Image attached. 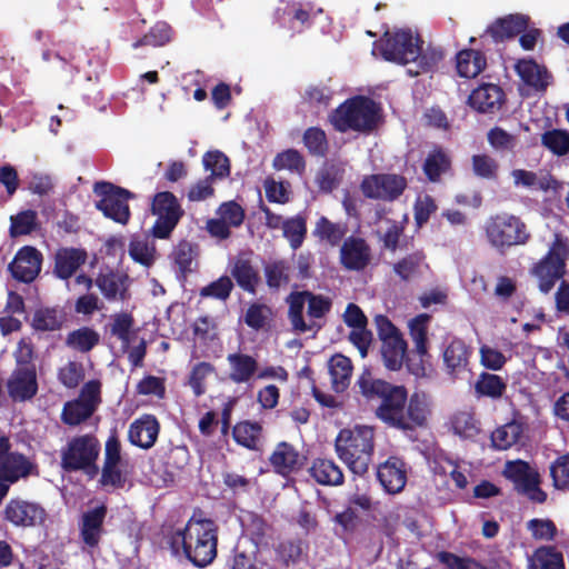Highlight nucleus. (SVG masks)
<instances>
[{
    "instance_id": "obj_1",
    "label": "nucleus",
    "mask_w": 569,
    "mask_h": 569,
    "mask_svg": "<svg viewBox=\"0 0 569 569\" xmlns=\"http://www.w3.org/2000/svg\"><path fill=\"white\" fill-rule=\"evenodd\" d=\"M358 386L366 398L380 399L375 413L387 426L408 432L427 425L431 410L425 392H413L408 397L403 386L373 379L369 372L361 375Z\"/></svg>"
},
{
    "instance_id": "obj_2",
    "label": "nucleus",
    "mask_w": 569,
    "mask_h": 569,
    "mask_svg": "<svg viewBox=\"0 0 569 569\" xmlns=\"http://www.w3.org/2000/svg\"><path fill=\"white\" fill-rule=\"evenodd\" d=\"M171 547L181 545L184 557L198 568H204L217 557L218 525L203 518L202 511H194L183 529L171 537Z\"/></svg>"
},
{
    "instance_id": "obj_3",
    "label": "nucleus",
    "mask_w": 569,
    "mask_h": 569,
    "mask_svg": "<svg viewBox=\"0 0 569 569\" xmlns=\"http://www.w3.org/2000/svg\"><path fill=\"white\" fill-rule=\"evenodd\" d=\"M335 448L338 457L353 475L363 476L372 462L375 429L369 426L341 429L336 438Z\"/></svg>"
},
{
    "instance_id": "obj_4",
    "label": "nucleus",
    "mask_w": 569,
    "mask_h": 569,
    "mask_svg": "<svg viewBox=\"0 0 569 569\" xmlns=\"http://www.w3.org/2000/svg\"><path fill=\"white\" fill-rule=\"evenodd\" d=\"M381 108L369 97L355 96L339 104L330 114L335 130L345 133L356 131L369 133L373 131L380 118Z\"/></svg>"
},
{
    "instance_id": "obj_5",
    "label": "nucleus",
    "mask_w": 569,
    "mask_h": 569,
    "mask_svg": "<svg viewBox=\"0 0 569 569\" xmlns=\"http://www.w3.org/2000/svg\"><path fill=\"white\" fill-rule=\"evenodd\" d=\"M100 449V441L94 435L76 436L62 448L60 466L66 472L84 471L94 475L98 472Z\"/></svg>"
},
{
    "instance_id": "obj_6",
    "label": "nucleus",
    "mask_w": 569,
    "mask_h": 569,
    "mask_svg": "<svg viewBox=\"0 0 569 569\" xmlns=\"http://www.w3.org/2000/svg\"><path fill=\"white\" fill-rule=\"evenodd\" d=\"M568 253L566 240L556 234L548 252L530 268V274L537 279L542 293H549L566 274Z\"/></svg>"
},
{
    "instance_id": "obj_7",
    "label": "nucleus",
    "mask_w": 569,
    "mask_h": 569,
    "mask_svg": "<svg viewBox=\"0 0 569 569\" xmlns=\"http://www.w3.org/2000/svg\"><path fill=\"white\" fill-rule=\"evenodd\" d=\"M486 236L489 243L501 251L513 246H523L531 238L526 223L519 217L507 212L496 214L487 221Z\"/></svg>"
},
{
    "instance_id": "obj_8",
    "label": "nucleus",
    "mask_w": 569,
    "mask_h": 569,
    "mask_svg": "<svg viewBox=\"0 0 569 569\" xmlns=\"http://www.w3.org/2000/svg\"><path fill=\"white\" fill-rule=\"evenodd\" d=\"M1 519L12 528L29 529L43 527L48 520V512L40 502L17 496L4 505Z\"/></svg>"
},
{
    "instance_id": "obj_9",
    "label": "nucleus",
    "mask_w": 569,
    "mask_h": 569,
    "mask_svg": "<svg viewBox=\"0 0 569 569\" xmlns=\"http://www.w3.org/2000/svg\"><path fill=\"white\" fill-rule=\"evenodd\" d=\"M93 191L101 197L96 202V208L104 217L121 224L129 221L131 212L128 201L134 198L132 192L107 181L96 182Z\"/></svg>"
},
{
    "instance_id": "obj_10",
    "label": "nucleus",
    "mask_w": 569,
    "mask_h": 569,
    "mask_svg": "<svg viewBox=\"0 0 569 569\" xmlns=\"http://www.w3.org/2000/svg\"><path fill=\"white\" fill-rule=\"evenodd\" d=\"M420 37H413L411 30L386 31L376 47L386 61L407 64L419 56Z\"/></svg>"
},
{
    "instance_id": "obj_11",
    "label": "nucleus",
    "mask_w": 569,
    "mask_h": 569,
    "mask_svg": "<svg viewBox=\"0 0 569 569\" xmlns=\"http://www.w3.org/2000/svg\"><path fill=\"white\" fill-rule=\"evenodd\" d=\"M151 212L157 217L151 229L152 236L157 239H168L184 214L177 197L170 191L154 194Z\"/></svg>"
},
{
    "instance_id": "obj_12",
    "label": "nucleus",
    "mask_w": 569,
    "mask_h": 569,
    "mask_svg": "<svg viewBox=\"0 0 569 569\" xmlns=\"http://www.w3.org/2000/svg\"><path fill=\"white\" fill-rule=\"evenodd\" d=\"M408 187L406 177L397 173H372L365 176L360 191L367 199L392 202L399 199Z\"/></svg>"
},
{
    "instance_id": "obj_13",
    "label": "nucleus",
    "mask_w": 569,
    "mask_h": 569,
    "mask_svg": "<svg viewBox=\"0 0 569 569\" xmlns=\"http://www.w3.org/2000/svg\"><path fill=\"white\" fill-rule=\"evenodd\" d=\"M506 476L513 483L518 492L525 495L530 501L543 503L547 493L540 488V475L527 461L516 460L507 463Z\"/></svg>"
},
{
    "instance_id": "obj_14",
    "label": "nucleus",
    "mask_w": 569,
    "mask_h": 569,
    "mask_svg": "<svg viewBox=\"0 0 569 569\" xmlns=\"http://www.w3.org/2000/svg\"><path fill=\"white\" fill-rule=\"evenodd\" d=\"M431 316L420 313L409 321V336L413 342V351L419 356V362L413 363L410 359L407 361L409 371L417 376H425V365H430L431 355L428 348V323Z\"/></svg>"
},
{
    "instance_id": "obj_15",
    "label": "nucleus",
    "mask_w": 569,
    "mask_h": 569,
    "mask_svg": "<svg viewBox=\"0 0 569 569\" xmlns=\"http://www.w3.org/2000/svg\"><path fill=\"white\" fill-rule=\"evenodd\" d=\"M108 513L106 505H100L84 511L79 521V537L82 551L92 552L99 548L104 533V520Z\"/></svg>"
},
{
    "instance_id": "obj_16",
    "label": "nucleus",
    "mask_w": 569,
    "mask_h": 569,
    "mask_svg": "<svg viewBox=\"0 0 569 569\" xmlns=\"http://www.w3.org/2000/svg\"><path fill=\"white\" fill-rule=\"evenodd\" d=\"M34 468L29 458L18 451L0 460V506L8 496L10 487L32 475Z\"/></svg>"
},
{
    "instance_id": "obj_17",
    "label": "nucleus",
    "mask_w": 569,
    "mask_h": 569,
    "mask_svg": "<svg viewBox=\"0 0 569 569\" xmlns=\"http://www.w3.org/2000/svg\"><path fill=\"white\" fill-rule=\"evenodd\" d=\"M42 260V253L37 248L24 246L17 251L8 269L16 280L30 283L40 273Z\"/></svg>"
},
{
    "instance_id": "obj_18",
    "label": "nucleus",
    "mask_w": 569,
    "mask_h": 569,
    "mask_svg": "<svg viewBox=\"0 0 569 569\" xmlns=\"http://www.w3.org/2000/svg\"><path fill=\"white\" fill-rule=\"evenodd\" d=\"M7 390L14 402L31 400L38 392L36 367H17L7 381Z\"/></svg>"
},
{
    "instance_id": "obj_19",
    "label": "nucleus",
    "mask_w": 569,
    "mask_h": 569,
    "mask_svg": "<svg viewBox=\"0 0 569 569\" xmlns=\"http://www.w3.org/2000/svg\"><path fill=\"white\" fill-rule=\"evenodd\" d=\"M377 479L388 493H399L407 483V463L397 456H390L377 467Z\"/></svg>"
},
{
    "instance_id": "obj_20",
    "label": "nucleus",
    "mask_w": 569,
    "mask_h": 569,
    "mask_svg": "<svg viewBox=\"0 0 569 569\" xmlns=\"http://www.w3.org/2000/svg\"><path fill=\"white\" fill-rule=\"evenodd\" d=\"M159 433L160 422L157 417L144 413L130 423L128 441L134 447L148 450L156 445Z\"/></svg>"
},
{
    "instance_id": "obj_21",
    "label": "nucleus",
    "mask_w": 569,
    "mask_h": 569,
    "mask_svg": "<svg viewBox=\"0 0 569 569\" xmlns=\"http://www.w3.org/2000/svg\"><path fill=\"white\" fill-rule=\"evenodd\" d=\"M371 260L370 246L363 238L350 236L340 248V263L347 270L361 271Z\"/></svg>"
},
{
    "instance_id": "obj_22",
    "label": "nucleus",
    "mask_w": 569,
    "mask_h": 569,
    "mask_svg": "<svg viewBox=\"0 0 569 569\" xmlns=\"http://www.w3.org/2000/svg\"><path fill=\"white\" fill-rule=\"evenodd\" d=\"M502 88L493 83H482L468 98L469 106L481 113H496L505 104Z\"/></svg>"
},
{
    "instance_id": "obj_23",
    "label": "nucleus",
    "mask_w": 569,
    "mask_h": 569,
    "mask_svg": "<svg viewBox=\"0 0 569 569\" xmlns=\"http://www.w3.org/2000/svg\"><path fill=\"white\" fill-rule=\"evenodd\" d=\"M230 274L243 291L254 295L260 283V274L249 253L240 252L230 263Z\"/></svg>"
},
{
    "instance_id": "obj_24",
    "label": "nucleus",
    "mask_w": 569,
    "mask_h": 569,
    "mask_svg": "<svg viewBox=\"0 0 569 569\" xmlns=\"http://www.w3.org/2000/svg\"><path fill=\"white\" fill-rule=\"evenodd\" d=\"M88 252L83 248L62 247L53 257V274L61 280H69L86 263Z\"/></svg>"
},
{
    "instance_id": "obj_25",
    "label": "nucleus",
    "mask_w": 569,
    "mask_h": 569,
    "mask_svg": "<svg viewBox=\"0 0 569 569\" xmlns=\"http://www.w3.org/2000/svg\"><path fill=\"white\" fill-rule=\"evenodd\" d=\"M529 18L523 14H508L503 18L495 20L486 30V32L498 42L512 39L527 30Z\"/></svg>"
},
{
    "instance_id": "obj_26",
    "label": "nucleus",
    "mask_w": 569,
    "mask_h": 569,
    "mask_svg": "<svg viewBox=\"0 0 569 569\" xmlns=\"http://www.w3.org/2000/svg\"><path fill=\"white\" fill-rule=\"evenodd\" d=\"M310 477L321 486L337 487L345 481V475L341 467L328 458H317L308 469Z\"/></svg>"
},
{
    "instance_id": "obj_27",
    "label": "nucleus",
    "mask_w": 569,
    "mask_h": 569,
    "mask_svg": "<svg viewBox=\"0 0 569 569\" xmlns=\"http://www.w3.org/2000/svg\"><path fill=\"white\" fill-rule=\"evenodd\" d=\"M308 290L302 291H292L286 298V302L288 303V319L292 327V330L305 333L313 330L315 328L319 330L321 328L320 325H317L315 321L307 322L303 318V309L307 303Z\"/></svg>"
},
{
    "instance_id": "obj_28",
    "label": "nucleus",
    "mask_w": 569,
    "mask_h": 569,
    "mask_svg": "<svg viewBox=\"0 0 569 569\" xmlns=\"http://www.w3.org/2000/svg\"><path fill=\"white\" fill-rule=\"evenodd\" d=\"M128 277L120 274L117 271L108 269L106 272L100 271L94 279V284L99 288L103 297L108 301L127 299V282Z\"/></svg>"
},
{
    "instance_id": "obj_29",
    "label": "nucleus",
    "mask_w": 569,
    "mask_h": 569,
    "mask_svg": "<svg viewBox=\"0 0 569 569\" xmlns=\"http://www.w3.org/2000/svg\"><path fill=\"white\" fill-rule=\"evenodd\" d=\"M269 460L273 470L281 476H289L301 466L299 452L286 441L277 445Z\"/></svg>"
},
{
    "instance_id": "obj_30",
    "label": "nucleus",
    "mask_w": 569,
    "mask_h": 569,
    "mask_svg": "<svg viewBox=\"0 0 569 569\" xmlns=\"http://www.w3.org/2000/svg\"><path fill=\"white\" fill-rule=\"evenodd\" d=\"M262 435V425L258 421L242 420L232 427L236 443L251 451L261 450Z\"/></svg>"
},
{
    "instance_id": "obj_31",
    "label": "nucleus",
    "mask_w": 569,
    "mask_h": 569,
    "mask_svg": "<svg viewBox=\"0 0 569 569\" xmlns=\"http://www.w3.org/2000/svg\"><path fill=\"white\" fill-rule=\"evenodd\" d=\"M511 177L516 187H523L531 190L547 192L549 190L556 191L560 187L559 181L550 172L538 177L536 172L530 170L513 169Z\"/></svg>"
},
{
    "instance_id": "obj_32",
    "label": "nucleus",
    "mask_w": 569,
    "mask_h": 569,
    "mask_svg": "<svg viewBox=\"0 0 569 569\" xmlns=\"http://www.w3.org/2000/svg\"><path fill=\"white\" fill-rule=\"evenodd\" d=\"M230 366L229 379L234 383L250 381L258 371V361L250 355L234 352L227 356Z\"/></svg>"
},
{
    "instance_id": "obj_33",
    "label": "nucleus",
    "mask_w": 569,
    "mask_h": 569,
    "mask_svg": "<svg viewBox=\"0 0 569 569\" xmlns=\"http://www.w3.org/2000/svg\"><path fill=\"white\" fill-rule=\"evenodd\" d=\"M487 59L483 52L475 49H462L456 56L457 72L462 78H475L483 71Z\"/></svg>"
},
{
    "instance_id": "obj_34",
    "label": "nucleus",
    "mask_w": 569,
    "mask_h": 569,
    "mask_svg": "<svg viewBox=\"0 0 569 569\" xmlns=\"http://www.w3.org/2000/svg\"><path fill=\"white\" fill-rule=\"evenodd\" d=\"M259 548L254 543L238 542L228 560L230 569H263L258 560Z\"/></svg>"
},
{
    "instance_id": "obj_35",
    "label": "nucleus",
    "mask_w": 569,
    "mask_h": 569,
    "mask_svg": "<svg viewBox=\"0 0 569 569\" xmlns=\"http://www.w3.org/2000/svg\"><path fill=\"white\" fill-rule=\"evenodd\" d=\"M515 70L520 77V79L529 87L535 88L536 90H546L548 86V72L545 67H540L532 59H520L516 66Z\"/></svg>"
},
{
    "instance_id": "obj_36",
    "label": "nucleus",
    "mask_w": 569,
    "mask_h": 569,
    "mask_svg": "<svg viewBox=\"0 0 569 569\" xmlns=\"http://www.w3.org/2000/svg\"><path fill=\"white\" fill-rule=\"evenodd\" d=\"M451 169V158L441 147H435L426 157L422 170L431 182L440 181L442 174Z\"/></svg>"
},
{
    "instance_id": "obj_37",
    "label": "nucleus",
    "mask_w": 569,
    "mask_h": 569,
    "mask_svg": "<svg viewBox=\"0 0 569 569\" xmlns=\"http://www.w3.org/2000/svg\"><path fill=\"white\" fill-rule=\"evenodd\" d=\"M523 431L525 425L513 419L491 432V446L497 450H507L519 442Z\"/></svg>"
},
{
    "instance_id": "obj_38",
    "label": "nucleus",
    "mask_w": 569,
    "mask_h": 569,
    "mask_svg": "<svg viewBox=\"0 0 569 569\" xmlns=\"http://www.w3.org/2000/svg\"><path fill=\"white\" fill-rule=\"evenodd\" d=\"M450 427L455 435L463 439H473L481 432L480 420L472 410H459L452 413Z\"/></svg>"
},
{
    "instance_id": "obj_39",
    "label": "nucleus",
    "mask_w": 569,
    "mask_h": 569,
    "mask_svg": "<svg viewBox=\"0 0 569 569\" xmlns=\"http://www.w3.org/2000/svg\"><path fill=\"white\" fill-rule=\"evenodd\" d=\"M331 386L336 392H343L350 385L352 362L343 355H335L329 361Z\"/></svg>"
},
{
    "instance_id": "obj_40",
    "label": "nucleus",
    "mask_w": 569,
    "mask_h": 569,
    "mask_svg": "<svg viewBox=\"0 0 569 569\" xmlns=\"http://www.w3.org/2000/svg\"><path fill=\"white\" fill-rule=\"evenodd\" d=\"M407 342L402 336L381 342V355L389 370H399L407 356Z\"/></svg>"
},
{
    "instance_id": "obj_41",
    "label": "nucleus",
    "mask_w": 569,
    "mask_h": 569,
    "mask_svg": "<svg viewBox=\"0 0 569 569\" xmlns=\"http://www.w3.org/2000/svg\"><path fill=\"white\" fill-rule=\"evenodd\" d=\"M469 351L462 340H452L443 351V362L450 375H457L468 365Z\"/></svg>"
},
{
    "instance_id": "obj_42",
    "label": "nucleus",
    "mask_w": 569,
    "mask_h": 569,
    "mask_svg": "<svg viewBox=\"0 0 569 569\" xmlns=\"http://www.w3.org/2000/svg\"><path fill=\"white\" fill-rule=\"evenodd\" d=\"M348 228L346 223L332 222L327 217H320L315 226L313 236L332 247L338 246L345 238Z\"/></svg>"
},
{
    "instance_id": "obj_43",
    "label": "nucleus",
    "mask_w": 569,
    "mask_h": 569,
    "mask_svg": "<svg viewBox=\"0 0 569 569\" xmlns=\"http://www.w3.org/2000/svg\"><path fill=\"white\" fill-rule=\"evenodd\" d=\"M425 261V252L422 250H417L393 263L392 270L402 281L407 282L420 273Z\"/></svg>"
},
{
    "instance_id": "obj_44",
    "label": "nucleus",
    "mask_w": 569,
    "mask_h": 569,
    "mask_svg": "<svg viewBox=\"0 0 569 569\" xmlns=\"http://www.w3.org/2000/svg\"><path fill=\"white\" fill-rule=\"evenodd\" d=\"M64 321L62 311L47 307L34 311L31 326L37 331H56L61 329Z\"/></svg>"
},
{
    "instance_id": "obj_45",
    "label": "nucleus",
    "mask_w": 569,
    "mask_h": 569,
    "mask_svg": "<svg viewBox=\"0 0 569 569\" xmlns=\"http://www.w3.org/2000/svg\"><path fill=\"white\" fill-rule=\"evenodd\" d=\"M100 341L99 333L90 327H81L70 331L66 339V345L79 352L91 351Z\"/></svg>"
},
{
    "instance_id": "obj_46",
    "label": "nucleus",
    "mask_w": 569,
    "mask_h": 569,
    "mask_svg": "<svg viewBox=\"0 0 569 569\" xmlns=\"http://www.w3.org/2000/svg\"><path fill=\"white\" fill-rule=\"evenodd\" d=\"M507 389V383L500 376L482 372L475 383V391L478 397H488L492 399L500 398Z\"/></svg>"
},
{
    "instance_id": "obj_47",
    "label": "nucleus",
    "mask_w": 569,
    "mask_h": 569,
    "mask_svg": "<svg viewBox=\"0 0 569 569\" xmlns=\"http://www.w3.org/2000/svg\"><path fill=\"white\" fill-rule=\"evenodd\" d=\"M93 413L94 410L91 406L74 399L64 403L61 412V421L67 426L74 427L88 420Z\"/></svg>"
},
{
    "instance_id": "obj_48",
    "label": "nucleus",
    "mask_w": 569,
    "mask_h": 569,
    "mask_svg": "<svg viewBox=\"0 0 569 569\" xmlns=\"http://www.w3.org/2000/svg\"><path fill=\"white\" fill-rule=\"evenodd\" d=\"M202 164L206 171H210L208 177L213 180L224 179L230 174L229 158L220 150L207 151L202 157Z\"/></svg>"
},
{
    "instance_id": "obj_49",
    "label": "nucleus",
    "mask_w": 569,
    "mask_h": 569,
    "mask_svg": "<svg viewBox=\"0 0 569 569\" xmlns=\"http://www.w3.org/2000/svg\"><path fill=\"white\" fill-rule=\"evenodd\" d=\"M541 146L557 157L569 153V132L563 129L546 130L541 134Z\"/></svg>"
},
{
    "instance_id": "obj_50",
    "label": "nucleus",
    "mask_w": 569,
    "mask_h": 569,
    "mask_svg": "<svg viewBox=\"0 0 569 569\" xmlns=\"http://www.w3.org/2000/svg\"><path fill=\"white\" fill-rule=\"evenodd\" d=\"M266 283L270 290L278 291L290 281V267L284 260H276L264 266Z\"/></svg>"
},
{
    "instance_id": "obj_51",
    "label": "nucleus",
    "mask_w": 569,
    "mask_h": 569,
    "mask_svg": "<svg viewBox=\"0 0 569 569\" xmlns=\"http://www.w3.org/2000/svg\"><path fill=\"white\" fill-rule=\"evenodd\" d=\"M423 41L419 42V56L412 62H416L417 69H409L411 76H419L420 73L430 72L435 70L443 59L441 49L428 47L422 49Z\"/></svg>"
},
{
    "instance_id": "obj_52",
    "label": "nucleus",
    "mask_w": 569,
    "mask_h": 569,
    "mask_svg": "<svg viewBox=\"0 0 569 569\" xmlns=\"http://www.w3.org/2000/svg\"><path fill=\"white\" fill-rule=\"evenodd\" d=\"M531 569H565L562 553L552 546L540 547L533 553Z\"/></svg>"
},
{
    "instance_id": "obj_53",
    "label": "nucleus",
    "mask_w": 569,
    "mask_h": 569,
    "mask_svg": "<svg viewBox=\"0 0 569 569\" xmlns=\"http://www.w3.org/2000/svg\"><path fill=\"white\" fill-rule=\"evenodd\" d=\"M302 141L308 152L313 157L323 158L329 150V142L325 130L310 127L303 132Z\"/></svg>"
},
{
    "instance_id": "obj_54",
    "label": "nucleus",
    "mask_w": 569,
    "mask_h": 569,
    "mask_svg": "<svg viewBox=\"0 0 569 569\" xmlns=\"http://www.w3.org/2000/svg\"><path fill=\"white\" fill-rule=\"evenodd\" d=\"M110 323L111 336L117 337L124 350L129 349L131 342V330L134 323L132 315L128 312H119L111 316Z\"/></svg>"
},
{
    "instance_id": "obj_55",
    "label": "nucleus",
    "mask_w": 569,
    "mask_h": 569,
    "mask_svg": "<svg viewBox=\"0 0 569 569\" xmlns=\"http://www.w3.org/2000/svg\"><path fill=\"white\" fill-rule=\"evenodd\" d=\"M345 169L339 163H325L317 173L316 181L323 192H331L342 181Z\"/></svg>"
},
{
    "instance_id": "obj_56",
    "label": "nucleus",
    "mask_w": 569,
    "mask_h": 569,
    "mask_svg": "<svg viewBox=\"0 0 569 569\" xmlns=\"http://www.w3.org/2000/svg\"><path fill=\"white\" fill-rule=\"evenodd\" d=\"M283 236L288 239L293 250L299 249L307 234V222L301 216L289 218L282 222Z\"/></svg>"
},
{
    "instance_id": "obj_57",
    "label": "nucleus",
    "mask_w": 569,
    "mask_h": 569,
    "mask_svg": "<svg viewBox=\"0 0 569 569\" xmlns=\"http://www.w3.org/2000/svg\"><path fill=\"white\" fill-rule=\"evenodd\" d=\"M272 167L278 171L287 169L291 172L302 174L306 169V161L298 150L287 149L273 158Z\"/></svg>"
},
{
    "instance_id": "obj_58",
    "label": "nucleus",
    "mask_w": 569,
    "mask_h": 569,
    "mask_svg": "<svg viewBox=\"0 0 569 569\" xmlns=\"http://www.w3.org/2000/svg\"><path fill=\"white\" fill-rule=\"evenodd\" d=\"M171 28L166 22L156 23L150 30L133 43V48L144 46L162 47L170 41Z\"/></svg>"
},
{
    "instance_id": "obj_59",
    "label": "nucleus",
    "mask_w": 569,
    "mask_h": 569,
    "mask_svg": "<svg viewBox=\"0 0 569 569\" xmlns=\"http://www.w3.org/2000/svg\"><path fill=\"white\" fill-rule=\"evenodd\" d=\"M475 176L485 180H497L499 172L498 161L487 153L473 154L471 158Z\"/></svg>"
},
{
    "instance_id": "obj_60",
    "label": "nucleus",
    "mask_w": 569,
    "mask_h": 569,
    "mask_svg": "<svg viewBox=\"0 0 569 569\" xmlns=\"http://www.w3.org/2000/svg\"><path fill=\"white\" fill-rule=\"evenodd\" d=\"M38 214L33 210H24L17 216L10 218V236L16 238L19 236L30 234L37 228Z\"/></svg>"
},
{
    "instance_id": "obj_61",
    "label": "nucleus",
    "mask_w": 569,
    "mask_h": 569,
    "mask_svg": "<svg viewBox=\"0 0 569 569\" xmlns=\"http://www.w3.org/2000/svg\"><path fill=\"white\" fill-rule=\"evenodd\" d=\"M233 287L234 284L230 277L221 276L217 280L202 287L199 295L201 298H213L226 301L230 297Z\"/></svg>"
},
{
    "instance_id": "obj_62",
    "label": "nucleus",
    "mask_w": 569,
    "mask_h": 569,
    "mask_svg": "<svg viewBox=\"0 0 569 569\" xmlns=\"http://www.w3.org/2000/svg\"><path fill=\"white\" fill-rule=\"evenodd\" d=\"M214 371V366L207 361H201L193 366L189 376V385L196 397H200L206 392V379Z\"/></svg>"
},
{
    "instance_id": "obj_63",
    "label": "nucleus",
    "mask_w": 569,
    "mask_h": 569,
    "mask_svg": "<svg viewBox=\"0 0 569 569\" xmlns=\"http://www.w3.org/2000/svg\"><path fill=\"white\" fill-rule=\"evenodd\" d=\"M271 316L272 310L269 306L264 303L253 302L249 305L246 311L244 323L249 328L258 331L267 325Z\"/></svg>"
},
{
    "instance_id": "obj_64",
    "label": "nucleus",
    "mask_w": 569,
    "mask_h": 569,
    "mask_svg": "<svg viewBox=\"0 0 569 569\" xmlns=\"http://www.w3.org/2000/svg\"><path fill=\"white\" fill-rule=\"evenodd\" d=\"M553 487L559 490H569V452L556 459L550 467Z\"/></svg>"
}]
</instances>
